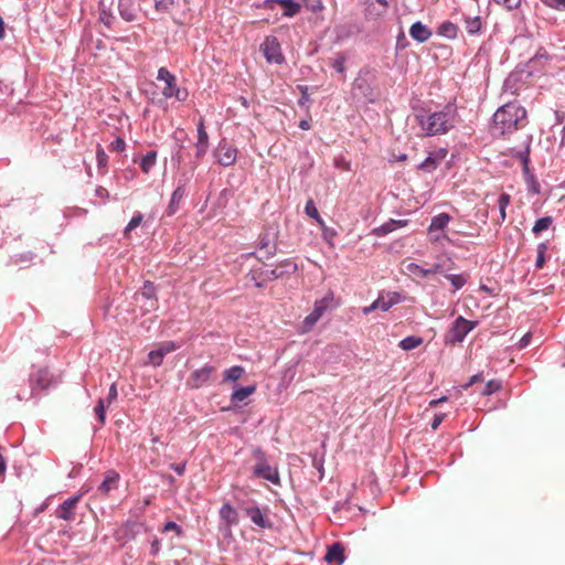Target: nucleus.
Listing matches in <instances>:
<instances>
[{
    "mask_svg": "<svg viewBox=\"0 0 565 565\" xmlns=\"http://www.w3.org/2000/svg\"><path fill=\"white\" fill-rule=\"evenodd\" d=\"M483 380H484V377H483L482 373L475 374L470 377L469 382L467 384H465L462 387L465 390H467L468 387H470L471 385H473L476 383L483 382Z\"/></svg>",
    "mask_w": 565,
    "mask_h": 565,
    "instance_id": "8fccbe9b",
    "label": "nucleus"
},
{
    "mask_svg": "<svg viewBox=\"0 0 565 565\" xmlns=\"http://www.w3.org/2000/svg\"><path fill=\"white\" fill-rule=\"evenodd\" d=\"M416 120L425 136L443 135L454 127L452 116L445 110L416 115Z\"/></svg>",
    "mask_w": 565,
    "mask_h": 565,
    "instance_id": "f03ea898",
    "label": "nucleus"
},
{
    "mask_svg": "<svg viewBox=\"0 0 565 565\" xmlns=\"http://www.w3.org/2000/svg\"><path fill=\"white\" fill-rule=\"evenodd\" d=\"M4 34H6L4 22H3L2 18H0V39H3Z\"/></svg>",
    "mask_w": 565,
    "mask_h": 565,
    "instance_id": "0e129e2a",
    "label": "nucleus"
},
{
    "mask_svg": "<svg viewBox=\"0 0 565 565\" xmlns=\"http://www.w3.org/2000/svg\"><path fill=\"white\" fill-rule=\"evenodd\" d=\"M117 395H118V392H117V386L115 383H113L110 385V388H109V392H108V396H107V403L108 405L111 404L113 401H115L117 398Z\"/></svg>",
    "mask_w": 565,
    "mask_h": 565,
    "instance_id": "3c124183",
    "label": "nucleus"
},
{
    "mask_svg": "<svg viewBox=\"0 0 565 565\" xmlns=\"http://www.w3.org/2000/svg\"><path fill=\"white\" fill-rule=\"evenodd\" d=\"M156 286L151 281H146L142 289L135 294L134 300L137 305L143 301H150V306L145 308V312L153 311L158 308V299L156 295Z\"/></svg>",
    "mask_w": 565,
    "mask_h": 565,
    "instance_id": "0eeeda50",
    "label": "nucleus"
},
{
    "mask_svg": "<svg viewBox=\"0 0 565 565\" xmlns=\"http://www.w3.org/2000/svg\"><path fill=\"white\" fill-rule=\"evenodd\" d=\"M96 159H97V164L99 168L106 167L107 161H108V156L106 154L105 150L100 146L97 147Z\"/></svg>",
    "mask_w": 565,
    "mask_h": 565,
    "instance_id": "a19ab883",
    "label": "nucleus"
},
{
    "mask_svg": "<svg viewBox=\"0 0 565 565\" xmlns=\"http://www.w3.org/2000/svg\"><path fill=\"white\" fill-rule=\"evenodd\" d=\"M303 4L308 10L312 12H318L323 9L321 0H303Z\"/></svg>",
    "mask_w": 565,
    "mask_h": 565,
    "instance_id": "37998d69",
    "label": "nucleus"
},
{
    "mask_svg": "<svg viewBox=\"0 0 565 565\" xmlns=\"http://www.w3.org/2000/svg\"><path fill=\"white\" fill-rule=\"evenodd\" d=\"M254 457L257 463L254 467V473L256 477L264 478L274 484L279 483V475L276 468L268 465L265 454L260 449L254 450Z\"/></svg>",
    "mask_w": 565,
    "mask_h": 565,
    "instance_id": "39448f33",
    "label": "nucleus"
},
{
    "mask_svg": "<svg viewBox=\"0 0 565 565\" xmlns=\"http://www.w3.org/2000/svg\"><path fill=\"white\" fill-rule=\"evenodd\" d=\"M236 148L226 142H220L215 151L216 160L223 167H230L234 164V162L236 161Z\"/></svg>",
    "mask_w": 565,
    "mask_h": 565,
    "instance_id": "9b49d317",
    "label": "nucleus"
},
{
    "mask_svg": "<svg viewBox=\"0 0 565 565\" xmlns=\"http://www.w3.org/2000/svg\"><path fill=\"white\" fill-rule=\"evenodd\" d=\"M359 89L362 90V94L363 96L370 100V102H373L374 100V97H375V94L373 92V88L370 87V85H366L365 87H363L361 84L359 85Z\"/></svg>",
    "mask_w": 565,
    "mask_h": 565,
    "instance_id": "de8ad7c7",
    "label": "nucleus"
},
{
    "mask_svg": "<svg viewBox=\"0 0 565 565\" xmlns=\"http://www.w3.org/2000/svg\"><path fill=\"white\" fill-rule=\"evenodd\" d=\"M447 156V149L439 148L428 154V157L418 166V169L425 172H431L437 169Z\"/></svg>",
    "mask_w": 565,
    "mask_h": 565,
    "instance_id": "f8f14e48",
    "label": "nucleus"
},
{
    "mask_svg": "<svg viewBox=\"0 0 565 565\" xmlns=\"http://www.w3.org/2000/svg\"><path fill=\"white\" fill-rule=\"evenodd\" d=\"M334 307H337V302L332 292H328L323 298L316 300L312 312L302 321V332H309L320 318Z\"/></svg>",
    "mask_w": 565,
    "mask_h": 565,
    "instance_id": "7ed1b4c3",
    "label": "nucleus"
},
{
    "mask_svg": "<svg viewBox=\"0 0 565 565\" xmlns=\"http://www.w3.org/2000/svg\"><path fill=\"white\" fill-rule=\"evenodd\" d=\"M388 3L386 0H370L366 7V13L370 17H380L387 10Z\"/></svg>",
    "mask_w": 565,
    "mask_h": 565,
    "instance_id": "4be33fe9",
    "label": "nucleus"
},
{
    "mask_svg": "<svg viewBox=\"0 0 565 565\" xmlns=\"http://www.w3.org/2000/svg\"><path fill=\"white\" fill-rule=\"evenodd\" d=\"M95 414L97 415L99 423L103 425L105 423V418H106L104 399L100 398L97 402V405L95 407Z\"/></svg>",
    "mask_w": 565,
    "mask_h": 565,
    "instance_id": "79ce46f5",
    "label": "nucleus"
},
{
    "mask_svg": "<svg viewBox=\"0 0 565 565\" xmlns=\"http://www.w3.org/2000/svg\"><path fill=\"white\" fill-rule=\"evenodd\" d=\"M278 4H280L285 10L282 15L287 18H292L300 12V4L295 2L294 0H278Z\"/></svg>",
    "mask_w": 565,
    "mask_h": 565,
    "instance_id": "b1692460",
    "label": "nucleus"
},
{
    "mask_svg": "<svg viewBox=\"0 0 565 565\" xmlns=\"http://www.w3.org/2000/svg\"><path fill=\"white\" fill-rule=\"evenodd\" d=\"M423 343V338L420 337H415V335H409V337H406L404 338L401 342H399V348L404 351H409V350H413V349H416L417 347H419L420 344Z\"/></svg>",
    "mask_w": 565,
    "mask_h": 565,
    "instance_id": "c756f323",
    "label": "nucleus"
},
{
    "mask_svg": "<svg viewBox=\"0 0 565 565\" xmlns=\"http://www.w3.org/2000/svg\"><path fill=\"white\" fill-rule=\"evenodd\" d=\"M245 513L255 525L262 529H270L273 525L270 520L257 507L246 508Z\"/></svg>",
    "mask_w": 565,
    "mask_h": 565,
    "instance_id": "dca6fc26",
    "label": "nucleus"
},
{
    "mask_svg": "<svg viewBox=\"0 0 565 565\" xmlns=\"http://www.w3.org/2000/svg\"><path fill=\"white\" fill-rule=\"evenodd\" d=\"M198 143H209V135L205 130L203 118H200L198 121Z\"/></svg>",
    "mask_w": 565,
    "mask_h": 565,
    "instance_id": "e433bc0d",
    "label": "nucleus"
},
{
    "mask_svg": "<svg viewBox=\"0 0 565 565\" xmlns=\"http://www.w3.org/2000/svg\"><path fill=\"white\" fill-rule=\"evenodd\" d=\"M543 264H544V257H543V255L541 254V255H539V257H537V259H536V266H537L539 268H541V267L543 266Z\"/></svg>",
    "mask_w": 565,
    "mask_h": 565,
    "instance_id": "69168bd1",
    "label": "nucleus"
},
{
    "mask_svg": "<svg viewBox=\"0 0 565 565\" xmlns=\"http://www.w3.org/2000/svg\"><path fill=\"white\" fill-rule=\"evenodd\" d=\"M323 559L329 564L340 565L344 561V547L341 543L335 542L328 547Z\"/></svg>",
    "mask_w": 565,
    "mask_h": 565,
    "instance_id": "2eb2a0df",
    "label": "nucleus"
},
{
    "mask_svg": "<svg viewBox=\"0 0 565 565\" xmlns=\"http://www.w3.org/2000/svg\"><path fill=\"white\" fill-rule=\"evenodd\" d=\"M118 480L119 475L117 472L108 471L98 490L107 494L111 489H115L117 487Z\"/></svg>",
    "mask_w": 565,
    "mask_h": 565,
    "instance_id": "5701e85b",
    "label": "nucleus"
},
{
    "mask_svg": "<svg viewBox=\"0 0 565 565\" xmlns=\"http://www.w3.org/2000/svg\"><path fill=\"white\" fill-rule=\"evenodd\" d=\"M142 214L141 213H137L131 220L130 222L128 223V225L126 226L125 228V236H128V234L135 230L136 227H138L141 222H142Z\"/></svg>",
    "mask_w": 565,
    "mask_h": 565,
    "instance_id": "58836bf2",
    "label": "nucleus"
},
{
    "mask_svg": "<svg viewBox=\"0 0 565 565\" xmlns=\"http://www.w3.org/2000/svg\"><path fill=\"white\" fill-rule=\"evenodd\" d=\"M179 349V345L173 341H164L157 345L154 350H151L148 354V363L153 366H160L167 354Z\"/></svg>",
    "mask_w": 565,
    "mask_h": 565,
    "instance_id": "1a4fd4ad",
    "label": "nucleus"
},
{
    "mask_svg": "<svg viewBox=\"0 0 565 565\" xmlns=\"http://www.w3.org/2000/svg\"><path fill=\"white\" fill-rule=\"evenodd\" d=\"M344 63H345V58L341 55H338L337 57H334L331 62V66L338 72V73H343L344 72Z\"/></svg>",
    "mask_w": 565,
    "mask_h": 565,
    "instance_id": "a18cd8bd",
    "label": "nucleus"
},
{
    "mask_svg": "<svg viewBox=\"0 0 565 565\" xmlns=\"http://www.w3.org/2000/svg\"><path fill=\"white\" fill-rule=\"evenodd\" d=\"M444 419H445V414H436L431 422V428L434 430H436L439 427V425L443 423Z\"/></svg>",
    "mask_w": 565,
    "mask_h": 565,
    "instance_id": "5fc2aeb1",
    "label": "nucleus"
},
{
    "mask_svg": "<svg viewBox=\"0 0 565 565\" xmlns=\"http://www.w3.org/2000/svg\"><path fill=\"white\" fill-rule=\"evenodd\" d=\"M159 548H160V543H159V540H154L151 544V550H152V554H157L159 552Z\"/></svg>",
    "mask_w": 565,
    "mask_h": 565,
    "instance_id": "052dcab7",
    "label": "nucleus"
},
{
    "mask_svg": "<svg viewBox=\"0 0 565 565\" xmlns=\"http://www.w3.org/2000/svg\"><path fill=\"white\" fill-rule=\"evenodd\" d=\"M220 516L226 522L227 526L235 525L238 522L237 512L230 503H224L222 505Z\"/></svg>",
    "mask_w": 565,
    "mask_h": 565,
    "instance_id": "412c9836",
    "label": "nucleus"
},
{
    "mask_svg": "<svg viewBox=\"0 0 565 565\" xmlns=\"http://www.w3.org/2000/svg\"><path fill=\"white\" fill-rule=\"evenodd\" d=\"M255 391H256L255 385L238 387L232 393L231 399H232V402H236V403L243 402L248 396H250Z\"/></svg>",
    "mask_w": 565,
    "mask_h": 565,
    "instance_id": "a878e982",
    "label": "nucleus"
},
{
    "mask_svg": "<svg viewBox=\"0 0 565 565\" xmlns=\"http://www.w3.org/2000/svg\"><path fill=\"white\" fill-rule=\"evenodd\" d=\"M449 221L450 216L447 213H440L433 217L428 228V233L433 242H438L440 239V236H435V233L443 232L444 228L448 225Z\"/></svg>",
    "mask_w": 565,
    "mask_h": 565,
    "instance_id": "4468645a",
    "label": "nucleus"
},
{
    "mask_svg": "<svg viewBox=\"0 0 565 565\" xmlns=\"http://www.w3.org/2000/svg\"><path fill=\"white\" fill-rule=\"evenodd\" d=\"M157 153L154 151L148 152L145 157H142L140 161V169L143 173H149L152 167L156 164Z\"/></svg>",
    "mask_w": 565,
    "mask_h": 565,
    "instance_id": "2f4dec72",
    "label": "nucleus"
},
{
    "mask_svg": "<svg viewBox=\"0 0 565 565\" xmlns=\"http://www.w3.org/2000/svg\"><path fill=\"white\" fill-rule=\"evenodd\" d=\"M511 202V196L508 194V193H501L499 199H498V206H499V211H500V223L504 222L505 218H507V213H505V210L508 207V205L510 204Z\"/></svg>",
    "mask_w": 565,
    "mask_h": 565,
    "instance_id": "72a5a7b5",
    "label": "nucleus"
},
{
    "mask_svg": "<svg viewBox=\"0 0 565 565\" xmlns=\"http://www.w3.org/2000/svg\"><path fill=\"white\" fill-rule=\"evenodd\" d=\"M245 373V370L241 365L232 366L223 372V382H236Z\"/></svg>",
    "mask_w": 565,
    "mask_h": 565,
    "instance_id": "393cba45",
    "label": "nucleus"
},
{
    "mask_svg": "<svg viewBox=\"0 0 565 565\" xmlns=\"http://www.w3.org/2000/svg\"><path fill=\"white\" fill-rule=\"evenodd\" d=\"M173 4V0H154V8L158 12H167Z\"/></svg>",
    "mask_w": 565,
    "mask_h": 565,
    "instance_id": "ea45409f",
    "label": "nucleus"
},
{
    "mask_svg": "<svg viewBox=\"0 0 565 565\" xmlns=\"http://www.w3.org/2000/svg\"><path fill=\"white\" fill-rule=\"evenodd\" d=\"M126 148V142L121 138H117L110 145V150L116 152H122Z\"/></svg>",
    "mask_w": 565,
    "mask_h": 565,
    "instance_id": "49530a36",
    "label": "nucleus"
},
{
    "mask_svg": "<svg viewBox=\"0 0 565 565\" xmlns=\"http://www.w3.org/2000/svg\"><path fill=\"white\" fill-rule=\"evenodd\" d=\"M494 2L511 11L520 6L521 0H494Z\"/></svg>",
    "mask_w": 565,
    "mask_h": 565,
    "instance_id": "c03bdc74",
    "label": "nucleus"
},
{
    "mask_svg": "<svg viewBox=\"0 0 565 565\" xmlns=\"http://www.w3.org/2000/svg\"><path fill=\"white\" fill-rule=\"evenodd\" d=\"M118 10L120 17L127 22H132L137 18V10L132 0H118Z\"/></svg>",
    "mask_w": 565,
    "mask_h": 565,
    "instance_id": "aec40b11",
    "label": "nucleus"
},
{
    "mask_svg": "<svg viewBox=\"0 0 565 565\" xmlns=\"http://www.w3.org/2000/svg\"><path fill=\"white\" fill-rule=\"evenodd\" d=\"M526 122V110L518 103H507L493 115L492 129L500 136L520 129Z\"/></svg>",
    "mask_w": 565,
    "mask_h": 565,
    "instance_id": "f257e3e1",
    "label": "nucleus"
},
{
    "mask_svg": "<svg viewBox=\"0 0 565 565\" xmlns=\"http://www.w3.org/2000/svg\"><path fill=\"white\" fill-rule=\"evenodd\" d=\"M157 79L166 84V86L162 89V94L164 97H175L178 100H184L188 97V92L185 89H180L177 86L175 76L166 67L159 68Z\"/></svg>",
    "mask_w": 565,
    "mask_h": 565,
    "instance_id": "20e7f679",
    "label": "nucleus"
},
{
    "mask_svg": "<svg viewBox=\"0 0 565 565\" xmlns=\"http://www.w3.org/2000/svg\"><path fill=\"white\" fill-rule=\"evenodd\" d=\"M215 372V366L204 365L203 367L195 370L190 374L186 384L191 388H200L212 380V376Z\"/></svg>",
    "mask_w": 565,
    "mask_h": 565,
    "instance_id": "6e6552de",
    "label": "nucleus"
},
{
    "mask_svg": "<svg viewBox=\"0 0 565 565\" xmlns=\"http://www.w3.org/2000/svg\"><path fill=\"white\" fill-rule=\"evenodd\" d=\"M78 497H73L64 501L57 509L56 515L63 520H72L74 518V510L78 502Z\"/></svg>",
    "mask_w": 565,
    "mask_h": 565,
    "instance_id": "a211bd4d",
    "label": "nucleus"
},
{
    "mask_svg": "<svg viewBox=\"0 0 565 565\" xmlns=\"http://www.w3.org/2000/svg\"><path fill=\"white\" fill-rule=\"evenodd\" d=\"M521 159H522V164H523V173L525 175H529L530 178H533V175L530 173V168H529V163H530V160H529V156L527 154H521Z\"/></svg>",
    "mask_w": 565,
    "mask_h": 565,
    "instance_id": "864d4df0",
    "label": "nucleus"
},
{
    "mask_svg": "<svg viewBox=\"0 0 565 565\" xmlns=\"http://www.w3.org/2000/svg\"><path fill=\"white\" fill-rule=\"evenodd\" d=\"M551 224H552V217H550V216L541 217L535 222L532 231L535 234H539L543 231H546L551 226Z\"/></svg>",
    "mask_w": 565,
    "mask_h": 565,
    "instance_id": "c9c22d12",
    "label": "nucleus"
},
{
    "mask_svg": "<svg viewBox=\"0 0 565 565\" xmlns=\"http://www.w3.org/2000/svg\"><path fill=\"white\" fill-rule=\"evenodd\" d=\"M305 213L308 217L315 220L321 227L324 226V221L321 218L318 209L312 199H309L305 206Z\"/></svg>",
    "mask_w": 565,
    "mask_h": 565,
    "instance_id": "cd10ccee",
    "label": "nucleus"
},
{
    "mask_svg": "<svg viewBox=\"0 0 565 565\" xmlns=\"http://www.w3.org/2000/svg\"><path fill=\"white\" fill-rule=\"evenodd\" d=\"M409 34L415 41L424 43L430 39L431 31L422 22H415L409 29Z\"/></svg>",
    "mask_w": 565,
    "mask_h": 565,
    "instance_id": "6ab92c4d",
    "label": "nucleus"
},
{
    "mask_svg": "<svg viewBox=\"0 0 565 565\" xmlns=\"http://www.w3.org/2000/svg\"><path fill=\"white\" fill-rule=\"evenodd\" d=\"M275 3H278V0H265L263 2L262 6H259L260 8H264V9H269V10H273L274 9V4Z\"/></svg>",
    "mask_w": 565,
    "mask_h": 565,
    "instance_id": "bf43d9fd",
    "label": "nucleus"
},
{
    "mask_svg": "<svg viewBox=\"0 0 565 565\" xmlns=\"http://www.w3.org/2000/svg\"><path fill=\"white\" fill-rule=\"evenodd\" d=\"M209 143H196V157L202 158L207 150Z\"/></svg>",
    "mask_w": 565,
    "mask_h": 565,
    "instance_id": "6e6d98bb",
    "label": "nucleus"
},
{
    "mask_svg": "<svg viewBox=\"0 0 565 565\" xmlns=\"http://www.w3.org/2000/svg\"><path fill=\"white\" fill-rule=\"evenodd\" d=\"M458 30L459 29L455 23L446 21L439 25L438 34L448 39H455L457 38Z\"/></svg>",
    "mask_w": 565,
    "mask_h": 565,
    "instance_id": "bb28decb",
    "label": "nucleus"
},
{
    "mask_svg": "<svg viewBox=\"0 0 565 565\" xmlns=\"http://www.w3.org/2000/svg\"><path fill=\"white\" fill-rule=\"evenodd\" d=\"M407 269H408V271H409V273H412V274H414V275H418V276H422V277H426V276H428V275H431V274H436V273H438L439 266H438V265H436V266H434L433 268L424 269V268L419 267L418 265L411 263V264L407 266Z\"/></svg>",
    "mask_w": 565,
    "mask_h": 565,
    "instance_id": "473e14b6",
    "label": "nucleus"
},
{
    "mask_svg": "<svg viewBox=\"0 0 565 565\" xmlns=\"http://www.w3.org/2000/svg\"><path fill=\"white\" fill-rule=\"evenodd\" d=\"M186 195L185 188L183 185L178 186L171 196V201L169 204L170 214H173L177 210V206L179 203L183 200V198Z\"/></svg>",
    "mask_w": 565,
    "mask_h": 565,
    "instance_id": "c85d7f7f",
    "label": "nucleus"
},
{
    "mask_svg": "<svg viewBox=\"0 0 565 565\" xmlns=\"http://www.w3.org/2000/svg\"><path fill=\"white\" fill-rule=\"evenodd\" d=\"M405 224V221H391L390 223L383 225V230L386 233L393 231L395 228V225L403 226Z\"/></svg>",
    "mask_w": 565,
    "mask_h": 565,
    "instance_id": "603ef678",
    "label": "nucleus"
},
{
    "mask_svg": "<svg viewBox=\"0 0 565 565\" xmlns=\"http://www.w3.org/2000/svg\"><path fill=\"white\" fill-rule=\"evenodd\" d=\"M171 468L179 475L182 476L185 471V463H172Z\"/></svg>",
    "mask_w": 565,
    "mask_h": 565,
    "instance_id": "4d7b16f0",
    "label": "nucleus"
},
{
    "mask_svg": "<svg viewBox=\"0 0 565 565\" xmlns=\"http://www.w3.org/2000/svg\"><path fill=\"white\" fill-rule=\"evenodd\" d=\"M447 279L450 280L451 285L454 286L455 290H458L465 286L468 279V275L460 274V275H447Z\"/></svg>",
    "mask_w": 565,
    "mask_h": 565,
    "instance_id": "f704fd0d",
    "label": "nucleus"
},
{
    "mask_svg": "<svg viewBox=\"0 0 565 565\" xmlns=\"http://www.w3.org/2000/svg\"><path fill=\"white\" fill-rule=\"evenodd\" d=\"M30 382L33 388L35 385L43 391L49 388L52 384V375L46 369H41L31 375Z\"/></svg>",
    "mask_w": 565,
    "mask_h": 565,
    "instance_id": "f3484780",
    "label": "nucleus"
},
{
    "mask_svg": "<svg viewBox=\"0 0 565 565\" xmlns=\"http://www.w3.org/2000/svg\"><path fill=\"white\" fill-rule=\"evenodd\" d=\"M477 322L458 317L450 330V342H462L465 337L476 327Z\"/></svg>",
    "mask_w": 565,
    "mask_h": 565,
    "instance_id": "9d476101",
    "label": "nucleus"
},
{
    "mask_svg": "<svg viewBox=\"0 0 565 565\" xmlns=\"http://www.w3.org/2000/svg\"><path fill=\"white\" fill-rule=\"evenodd\" d=\"M558 8L565 9V0H553Z\"/></svg>",
    "mask_w": 565,
    "mask_h": 565,
    "instance_id": "338daca9",
    "label": "nucleus"
},
{
    "mask_svg": "<svg viewBox=\"0 0 565 565\" xmlns=\"http://www.w3.org/2000/svg\"><path fill=\"white\" fill-rule=\"evenodd\" d=\"M398 301H399V295L396 292L390 294V295H387V297L380 296L370 307H365L363 309V312L369 313L370 311H372L374 309H381L383 311H387Z\"/></svg>",
    "mask_w": 565,
    "mask_h": 565,
    "instance_id": "ddd939ff",
    "label": "nucleus"
},
{
    "mask_svg": "<svg viewBox=\"0 0 565 565\" xmlns=\"http://www.w3.org/2000/svg\"><path fill=\"white\" fill-rule=\"evenodd\" d=\"M531 333H526L522 337V339L520 340L519 342V348H525L529 345L530 341H531Z\"/></svg>",
    "mask_w": 565,
    "mask_h": 565,
    "instance_id": "13d9d810",
    "label": "nucleus"
},
{
    "mask_svg": "<svg viewBox=\"0 0 565 565\" xmlns=\"http://www.w3.org/2000/svg\"><path fill=\"white\" fill-rule=\"evenodd\" d=\"M501 388V382L497 380H490L483 391H481L482 395H491L498 392Z\"/></svg>",
    "mask_w": 565,
    "mask_h": 565,
    "instance_id": "4c0bfd02",
    "label": "nucleus"
},
{
    "mask_svg": "<svg viewBox=\"0 0 565 565\" xmlns=\"http://www.w3.org/2000/svg\"><path fill=\"white\" fill-rule=\"evenodd\" d=\"M260 47L268 63L281 64L284 62L280 43L275 36H267Z\"/></svg>",
    "mask_w": 565,
    "mask_h": 565,
    "instance_id": "423d86ee",
    "label": "nucleus"
},
{
    "mask_svg": "<svg viewBox=\"0 0 565 565\" xmlns=\"http://www.w3.org/2000/svg\"><path fill=\"white\" fill-rule=\"evenodd\" d=\"M174 531L178 535L182 534L181 527L173 521H169L164 524L163 532Z\"/></svg>",
    "mask_w": 565,
    "mask_h": 565,
    "instance_id": "09e8293b",
    "label": "nucleus"
},
{
    "mask_svg": "<svg viewBox=\"0 0 565 565\" xmlns=\"http://www.w3.org/2000/svg\"><path fill=\"white\" fill-rule=\"evenodd\" d=\"M482 25L480 17H467L465 19V29L469 34H476L480 31Z\"/></svg>",
    "mask_w": 565,
    "mask_h": 565,
    "instance_id": "7c9ffc66",
    "label": "nucleus"
},
{
    "mask_svg": "<svg viewBox=\"0 0 565 565\" xmlns=\"http://www.w3.org/2000/svg\"><path fill=\"white\" fill-rule=\"evenodd\" d=\"M322 230H323V235H324V237H329V236L333 235V233H331V232L326 227V225L322 227Z\"/></svg>",
    "mask_w": 565,
    "mask_h": 565,
    "instance_id": "774afa93",
    "label": "nucleus"
},
{
    "mask_svg": "<svg viewBox=\"0 0 565 565\" xmlns=\"http://www.w3.org/2000/svg\"><path fill=\"white\" fill-rule=\"evenodd\" d=\"M96 193L99 198H105L108 195V191L102 186H99L97 190H96Z\"/></svg>",
    "mask_w": 565,
    "mask_h": 565,
    "instance_id": "680f3d73",
    "label": "nucleus"
},
{
    "mask_svg": "<svg viewBox=\"0 0 565 565\" xmlns=\"http://www.w3.org/2000/svg\"><path fill=\"white\" fill-rule=\"evenodd\" d=\"M299 128H301L302 130H308L310 129V124L308 120H301L299 122Z\"/></svg>",
    "mask_w": 565,
    "mask_h": 565,
    "instance_id": "e2e57ef3",
    "label": "nucleus"
}]
</instances>
